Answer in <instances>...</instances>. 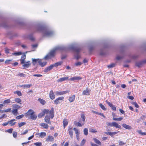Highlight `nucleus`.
Returning a JSON list of instances; mask_svg holds the SVG:
<instances>
[{
  "label": "nucleus",
  "mask_w": 146,
  "mask_h": 146,
  "mask_svg": "<svg viewBox=\"0 0 146 146\" xmlns=\"http://www.w3.org/2000/svg\"><path fill=\"white\" fill-rule=\"evenodd\" d=\"M37 30V31H42L44 35L46 36H51L54 34V33L52 31L45 29L42 26L38 27Z\"/></svg>",
  "instance_id": "1"
},
{
  "label": "nucleus",
  "mask_w": 146,
  "mask_h": 146,
  "mask_svg": "<svg viewBox=\"0 0 146 146\" xmlns=\"http://www.w3.org/2000/svg\"><path fill=\"white\" fill-rule=\"evenodd\" d=\"M65 47L63 46L56 47L51 50L48 54L45 56V58L46 59L50 58L54 56L57 50H65Z\"/></svg>",
  "instance_id": "2"
},
{
  "label": "nucleus",
  "mask_w": 146,
  "mask_h": 146,
  "mask_svg": "<svg viewBox=\"0 0 146 146\" xmlns=\"http://www.w3.org/2000/svg\"><path fill=\"white\" fill-rule=\"evenodd\" d=\"M33 64L35 65L36 63H38L41 67L45 66L47 64L46 61H44L43 59H39L32 58Z\"/></svg>",
  "instance_id": "3"
},
{
  "label": "nucleus",
  "mask_w": 146,
  "mask_h": 146,
  "mask_svg": "<svg viewBox=\"0 0 146 146\" xmlns=\"http://www.w3.org/2000/svg\"><path fill=\"white\" fill-rule=\"evenodd\" d=\"M69 48L70 49L73 50L77 52V54L75 56V57L76 59H78L80 58V56L78 53L81 50L80 48L78 47H75L73 45H72L70 46Z\"/></svg>",
  "instance_id": "4"
},
{
  "label": "nucleus",
  "mask_w": 146,
  "mask_h": 146,
  "mask_svg": "<svg viewBox=\"0 0 146 146\" xmlns=\"http://www.w3.org/2000/svg\"><path fill=\"white\" fill-rule=\"evenodd\" d=\"M106 124L109 127H114L117 128L121 129V127L120 125H119L117 123L115 122H113L112 123L107 122Z\"/></svg>",
  "instance_id": "5"
},
{
  "label": "nucleus",
  "mask_w": 146,
  "mask_h": 146,
  "mask_svg": "<svg viewBox=\"0 0 146 146\" xmlns=\"http://www.w3.org/2000/svg\"><path fill=\"white\" fill-rule=\"evenodd\" d=\"M64 98L63 97H60L57 98L54 101V103L57 104L61 102Z\"/></svg>",
  "instance_id": "6"
},
{
  "label": "nucleus",
  "mask_w": 146,
  "mask_h": 146,
  "mask_svg": "<svg viewBox=\"0 0 146 146\" xmlns=\"http://www.w3.org/2000/svg\"><path fill=\"white\" fill-rule=\"evenodd\" d=\"M69 92V91L66 90L62 92H58L56 91L55 92V93L56 95L57 96L62 95L64 94L68 93Z\"/></svg>",
  "instance_id": "7"
},
{
  "label": "nucleus",
  "mask_w": 146,
  "mask_h": 146,
  "mask_svg": "<svg viewBox=\"0 0 146 146\" xmlns=\"http://www.w3.org/2000/svg\"><path fill=\"white\" fill-rule=\"evenodd\" d=\"M72 127V126H69L68 127V131L69 134L70 135V137L72 138H73V133Z\"/></svg>",
  "instance_id": "8"
},
{
  "label": "nucleus",
  "mask_w": 146,
  "mask_h": 146,
  "mask_svg": "<svg viewBox=\"0 0 146 146\" xmlns=\"http://www.w3.org/2000/svg\"><path fill=\"white\" fill-rule=\"evenodd\" d=\"M54 140V138L53 136L49 135L46 138V141L47 142H52Z\"/></svg>",
  "instance_id": "9"
},
{
  "label": "nucleus",
  "mask_w": 146,
  "mask_h": 146,
  "mask_svg": "<svg viewBox=\"0 0 146 146\" xmlns=\"http://www.w3.org/2000/svg\"><path fill=\"white\" fill-rule=\"evenodd\" d=\"M53 68V65L52 64L50 66L46 67L44 70L43 72H48L51 70Z\"/></svg>",
  "instance_id": "10"
},
{
  "label": "nucleus",
  "mask_w": 146,
  "mask_h": 146,
  "mask_svg": "<svg viewBox=\"0 0 146 146\" xmlns=\"http://www.w3.org/2000/svg\"><path fill=\"white\" fill-rule=\"evenodd\" d=\"M45 122L47 123H48L50 125L51 124V121H50V117L48 115H47L45 116L44 118Z\"/></svg>",
  "instance_id": "11"
},
{
  "label": "nucleus",
  "mask_w": 146,
  "mask_h": 146,
  "mask_svg": "<svg viewBox=\"0 0 146 146\" xmlns=\"http://www.w3.org/2000/svg\"><path fill=\"white\" fill-rule=\"evenodd\" d=\"M49 96L51 100H53L55 98V95L54 94L53 91L51 90L49 94Z\"/></svg>",
  "instance_id": "12"
},
{
  "label": "nucleus",
  "mask_w": 146,
  "mask_h": 146,
  "mask_svg": "<svg viewBox=\"0 0 146 146\" xmlns=\"http://www.w3.org/2000/svg\"><path fill=\"white\" fill-rule=\"evenodd\" d=\"M54 108H52L49 111L50 115L49 117H50L51 119L53 118L54 117Z\"/></svg>",
  "instance_id": "13"
},
{
  "label": "nucleus",
  "mask_w": 146,
  "mask_h": 146,
  "mask_svg": "<svg viewBox=\"0 0 146 146\" xmlns=\"http://www.w3.org/2000/svg\"><path fill=\"white\" fill-rule=\"evenodd\" d=\"M34 113H35V112L33 110L30 109L28 110L27 113H25V115L26 116L31 115Z\"/></svg>",
  "instance_id": "14"
},
{
  "label": "nucleus",
  "mask_w": 146,
  "mask_h": 146,
  "mask_svg": "<svg viewBox=\"0 0 146 146\" xmlns=\"http://www.w3.org/2000/svg\"><path fill=\"white\" fill-rule=\"evenodd\" d=\"M119 131H118L117 132H105V133L107 135H109L111 136H113V135L117 133Z\"/></svg>",
  "instance_id": "15"
},
{
  "label": "nucleus",
  "mask_w": 146,
  "mask_h": 146,
  "mask_svg": "<svg viewBox=\"0 0 146 146\" xmlns=\"http://www.w3.org/2000/svg\"><path fill=\"white\" fill-rule=\"evenodd\" d=\"M122 126L124 128L130 130L132 128L131 127V126L128 125H127L125 123H123L122 124Z\"/></svg>",
  "instance_id": "16"
},
{
  "label": "nucleus",
  "mask_w": 146,
  "mask_h": 146,
  "mask_svg": "<svg viewBox=\"0 0 146 146\" xmlns=\"http://www.w3.org/2000/svg\"><path fill=\"white\" fill-rule=\"evenodd\" d=\"M37 135L39 137H40L41 138H44L46 136V133L44 132H42L40 133H38Z\"/></svg>",
  "instance_id": "17"
},
{
  "label": "nucleus",
  "mask_w": 146,
  "mask_h": 146,
  "mask_svg": "<svg viewBox=\"0 0 146 146\" xmlns=\"http://www.w3.org/2000/svg\"><path fill=\"white\" fill-rule=\"evenodd\" d=\"M25 64L23 65V68L25 69L28 68L31 65L30 62L28 61L26 62H25Z\"/></svg>",
  "instance_id": "18"
},
{
  "label": "nucleus",
  "mask_w": 146,
  "mask_h": 146,
  "mask_svg": "<svg viewBox=\"0 0 146 146\" xmlns=\"http://www.w3.org/2000/svg\"><path fill=\"white\" fill-rule=\"evenodd\" d=\"M26 58V55L24 54L22 55L21 57V64H25V60Z\"/></svg>",
  "instance_id": "19"
},
{
  "label": "nucleus",
  "mask_w": 146,
  "mask_h": 146,
  "mask_svg": "<svg viewBox=\"0 0 146 146\" xmlns=\"http://www.w3.org/2000/svg\"><path fill=\"white\" fill-rule=\"evenodd\" d=\"M68 77H66L63 78H61L59 79H58L57 80V82H62L63 81L66 80L68 79Z\"/></svg>",
  "instance_id": "20"
},
{
  "label": "nucleus",
  "mask_w": 146,
  "mask_h": 146,
  "mask_svg": "<svg viewBox=\"0 0 146 146\" xmlns=\"http://www.w3.org/2000/svg\"><path fill=\"white\" fill-rule=\"evenodd\" d=\"M40 125L44 129H48V125L47 124L45 123H41L40 124Z\"/></svg>",
  "instance_id": "21"
},
{
  "label": "nucleus",
  "mask_w": 146,
  "mask_h": 146,
  "mask_svg": "<svg viewBox=\"0 0 146 146\" xmlns=\"http://www.w3.org/2000/svg\"><path fill=\"white\" fill-rule=\"evenodd\" d=\"M82 79V78L79 76H76L70 78V80L71 81H74L75 80H79Z\"/></svg>",
  "instance_id": "22"
},
{
  "label": "nucleus",
  "mask_w": 146,
  "mask_h": 146,
  "mask_svg": "<svg viewBox=\"0 0 146 146\" xmlns=\"http://www.w3.org/2000/svg\"><path fill=\"white\" fill-rule=\"evenodd\" d=\"M15 120V119H12L8 121L9 124L11 126H13L15 125L16 122H14Z\"/></svg>",
  "instance_id": "23"
},
{
  "label": "nucleus",
  "mask_w": 146,
  "mask_h": 146,
  "mask_svg": "<svg viewBox=\"0 0 146 146\" xmlns=\"http://www.w3.org/2000/svg\"><path fill=\"white\" fill-rule=\"evenodd\" d=\"M68 120L66 119H64L63 121V124L64 128H65L66 126L68 124Z\"/></svg>",
  "instance_id": "24"
},
{
  "label": "nucleus",
  "mask_w": 146,
  "mask_h": 146,
  "mask_svg": "<svg viewBox=\"0 0 146 146\" xmlns=\"http://www.w3.org/2000/svg\"><path fill=\"white\" fill-rule=\"evenodd\" d=\"M75 98V95H74L72 96L69 97L68 100L70 102H72L74 101Z\"/></svg>",
  "instance_id": "25"
},
{
  "label": "nucleus",
  "mask_w": 146,
  "mask_h": 146,
  "mask_svg": "<svg viewBox=\"0 0 146 146\" xmlns=\"http://www.w3.org/2000/svg\"><path fill=\"white\" fill-rule=\"evenodd\" d=\"M30 117L31 119L34 120H35L36 119L37 117L36 115L35 114V113H34L32 114V115H30Z\"/></svg>",
  "instance_id": "26"
},
{
  "label": "nucleus",
  "mask_w": 146,
  "mask_h": 146,
  "mask_svg": "<svg viewBox=\"0 0 146 146\" xmlns=\"http://www.w3.org/2000/svg\"><path fill=\"white\" fill-rule=\"evenodd\" d=\"M62 63V62L60 61L57 63H56L54 64H52L53 65V66L54 67H57L58 66L60 65Z\"/></svg>",
  "instance_id": "27"
},
{
  "label": "nucleus",
  "mask_w": 146,
  "mask_h": 146,
  "mask_svg": "<svg viewBox=\"0 0 146 146\" xmlns=\"http://www.w3.org/2000/svg\"><path fill=\"white\" fill-rule=\"evenodd\" d=\"M15 102L17 103H19L21 104H22V100L21 99H20L19 98H15Z\"/></svg>",
  "instance_id": "28"
},
{
  "label": "nucleus",
  "mask_w": 146,
  "mask_h": 146,
  "mask_svg": "<svg viewBox=\"0 0 146 146\" xmlns=\"http://www.w3.org/2000/svg\"><path fill=\"white\" fill-rule=\"evenodd\" d=\"M93 139L94 140V142L97 144H98L99 145H101V143L100 141L98 139H97L96 138H94Z\"/></svg>",
  "instance_id": "29"
},
{
  "label": "nucleus",
  "mask_w": 146,
  "mask_h": 146,
  "mask_svg": "<svg viewBox=\"0 0 146 146\" xmlns=\"http://www.w3.org/2000/svg\"><path fill=\"white\" fill-rule=\"evenodd\" d=\"M14 93L15 94H17L19 96H21L22 95V93H21V91H17L14 92Z\"/></svg>",
  "instance_id": "30"
},
{
  "label": "nucleus",
  "mask_w": 146,
  "mask_h": 146,
  "mask_svg": "<svg viewBox=\"0 0 146 146\" xmlns=\"http://www.w3.org/2000/svg\"><path fill=\"white\" fill-rule=\"evenodd\" d=\"M17 111L18 110L17 109H13L12 110V113L15 115H17Z\"/></svg>",
  "instance_id": "31"
},
{
  "label": "nucleus",
  "mask_w": 146,
  "mask_h": 146,
  "mask_svg": "<svg viewBox=\"0 0 146 146\" xmlns=\"http://www.w3.org/2000/svg\"><path fill=\"white\" fill-rule=\"evenodd\" d=\"M11 100L9 99H8L7 100H4L3 102L4 104H8L10 103Z\"/></svg>",
  "instance_id": "32"
},
{
  "label": "nucleus",
  "mask_w": 146,
  "mask_h": 146,
  "mask_svg": "<svg viewBox=\"0 0 146 146\" xmlns=\"http://www.w3.org/2000/svg\"><path fill=\"white\" fill-rule=\"evenodd\" d=\"M74 124L76 125H77L79 127H81L82 126V125L79 122H77L76 121H74Z\"/></svg>",
  "instance_id": "33"
},
{
  "label": "nucleus",
  "mask_w": 146,
  "mask_h": 146,
  "mask_svg": "<svg viewBox=\"0 0 146 146\" xmlns=\"http://www.w3.org/2000/svg\"><path fill=\"white\" fill-rule=\"evenodd\" d=\"M86 140L85 139H83L81 141L80 143V146H84V145L86 143Z\"/></svg>",
  "instance_id": "34"
},
{
  "label": "nucleus",
  "mask_w": 146,
  "mask_h": 146,
  "mask_svg": "<svg viewBox=\"0 0 146 146\" xmlns=\"http://www.w3.org/2000/svg\"><path fill=\"white\" fill-rule=\"evenodd\" d=\"M12 106L13 108H15V109H17L19 108L20 107V106H19V105L16 104H14L12 105Z\"/></svg>",
  "instance_id": "35"
},
{
  "label": "nucleus",
  "mask_w": 146,
  "mask_h": 146,
  "mask_svg": "<svg viewBox=\"0 0 146 146\" xmlns=\"http://www.w3.org/2000/svg\"><path fill=\"white\" fill-rule=\"evenodd\" d=\"M113 120L115 121H121L123 119V118L122 117H120L117 118H115L113 117Z\"/></svg>",
  "instance_id": "36"
},
{
  "label": "nucleus",
  "mask_w": 146,
  "mask_h": 146,
  "mask_svg": "<svg viewBox=\"0 0 146 146\" xmlns=\"http://www.w3.org/2000/svg\"><path fill=\"white\" fill-rule=\"evenodd\" d=\"M88 129L87 128H85L84 130V133L86 135H87L88 134Z\"/></svg>",
  "instance_id": "37"
},
{
  "label": "nucleus",
  "mask_w": 146,
  "mask_h": 146,
  "mask_svg": "<svg viewBox=\"0 0 146 146\" xmlns=\"http://www.w3.org/2000/svg\"><path fill=\"white\" fill-rule=\"evenodd\" d=\"M32 86L31 84H25L24 86V88H28L31 87Z\"/></svg>",
  "instance_id": "38"
},
{
  "label": "nucleus",
  "mask_w": 146,
  "mask_h": 146,
  "mask_svg": "<svg viewBox=\"0 0 146 146\" xmlns=\"http://www.w3.org/2000/svg\"><path fill=\"white\" fill-rule=\"evenodd\" d=\"M38 100L42 104L44 105L45 103V101L43 99H38Z\"/></svg>",
  "instance_id": "39"
},
{
  "label": "nucleus",
  "mask_w": 146,
  "mask_h": 146,
  "mask_svg": "<svg viewBox=\"0 0 146 146\" xmlns=\"http://www.w3.org/2000/svg\"><path fill=\"white\" fill-rule=\"evenodd\" d=\"M82 94L83 95H88L89 94L88 91L87 90H84L83 91Z\"/></svg>",
  "instance_id": "40"
},
{
  "label": "nucleus",
  "mask_w": 146,
  "mask_h": 146,
  "mask_svg": "<svg viewBox=\"0 0 146 146\" xmlns=\"http://www.w3.org/2000/svg\"><path fill=\"white\" fill-rule=\"evenodd\" d=\"M44 113L43 112H42L40 113L38 115V116L39 118H41L42 117V116H44Z\"/></svg>",
  "instance_id": "41"
},
{
  "label": "nucleus",
  "mask_w": 146,
  "mask_h": 146,
  "mask_svg": "<svg viewBox=\"0 0 146 146\" xmlns=\"http://www.w3.org/2000/svg\"><path fill=\"white\" fill-rule=\"evenodd\" d=\"M13 55H15L16 56H18L21 55L22 54V53L21 52H14L12 53Z\"/></svg>",
  "instance_id": "42"
},
{
  "label": "nucleus",
  "mask_w": 146,
  "mask_h": 146,
  "mask_svg": "<svg viewBox=\"0 0 146 146\" xmlns=\"http://www.w3.org/2000/svg\"><path fill=\"white\" fill-rule=\"evenodd\" d=\"M11 108H8L7 109H6V110H3L1 111V112L2 113H3L4 112H9L11 111Z\"/></svg>",
  "instance_id": "43"
},
{
  "label": "nucleus",
  "mask_w": 146,
  "mask_h": 146,
  "mask_svg": "<svg viewBox=\"0 0 146 146\" xmlns=\"http://www.w3.org/2000/svg\"><path fill=\"white\" fill-rule=\"evenodd\" d=\"M99 106L103 110H106V108L102 104H99Z\"/></svg>",
  "instance_id": "44"
},
{
  "label": "nucleus",
  "mask_w": 146,
  "mask_h": 146,
  "mask_svg": "<svg viewBox=\"0 0 146 146\" xmlns=\"http://www.w3.org/2000/svg\"><path fill=\"white\" fill-rule=\"evenodd\" d=\"M142 63L141 62H137L136 64V65L138 67H140L142 65Z\"/></svg>",
  "instance_id": "45"
},
{
  "label": "nucleus",
  "mask_w": 146,
  "mask_h": 146,
  "mask_svg": "<svg viewBox=\"0 0 146 146\" xmlns=\"http://www.w3.org/2000/svg\"><path fill=\"white\" fill-rule=\"evenodd\" d=\"M25 124H26V123L25 122H22L19 123L18 124L19 126V127H21V126H23V125H25Z\"/></svg>",
  "instance_id": "46"
},
{
  "label": "nucleus",
  "mask_w": 146,
  "mask_h": 146,
  "mask_svg": "<svg viewBox=\"0 0 146 146\" xmlns=\"http://www.w3.org/2000/svg\"><path fill=\"white\" fill-rule=\"evenodd\" d=\"M24 115L23 114H22L20 115L17 116L16 117V118L17 119H19L21 118H23L24 117Z\"/></svg>",
  "instance_id": "47"
},
{
  "label": "nucleus",
  "mask_w": 146,
  "mask_h": 146,
  "mask_svg": "<svg viewBox=\"0 0 146 146\" xmlns=\"http://www.w3.org/2000/svg\"><path fill=\"white\" fill-rule=\"evenodd\" d=\"M17 133L16 132L14 131L13 133V137L15 138H16L17 137Z\"/></svg>",
  "instance_id": "48"
},
{
  "label": "nucleus",
  "mask_w": 146,
  "mask_h": 146,
  "mask_svg": "<svg viewBox=\"0 0 146 146\" xmlns=\"http://www.w3.org/2000/svg\"><path fill=\"white\" fill-rule=\"evenodd\" d=\"M73 130L75 131V133L76 135L77 134L79 135V133L78 132V130L77 129H76L75 128H74L73 129Z\"/></svg>",
  "instance_id": "49"
},
{
  "label": "nucleus",
  "mask_w": 146,
  "mask_h": 146,
  "mask_svg": "<svg viewBox=\"0 0 146 146\" xmlns=\"http://www.w3.org/2000/svg\"><path fill=\"white\" fill-rule=\"evenodd\" d=\"M18 76L21 77H25L26 76L25 75L22 73H20L18 74Z\"/></svg>",
  "instance_id": "50"
},
{
  "label": "nucleus",
  "mask_w": 146,
  "mask_h": 146,
  "mask_svg": "<svg viewBox=\"0 0 146 146\" xmlns=\"http://www.w3.org/2000/svg\"><path fill=\"white\" fill-rule=\"evenodd\" d=\"M115 66V64H112L108 66V67L109 68H111L114 67Z\"/></svg>",
  "instance_id": "51"
},
{
  "label": "nucleus",
  "mask_w": 146,
  "mask_h": 146,
  "mask_svg": "<svg viewBox=\"0 0 146 146\" xmlns=\"http://www.w3.org/2000/svg\"><path fill=\"white\" fill-rule=\"evenodd\" d=\"M132 104L134 105L135 107H136L137 108H139V106L138 105V104L135 102H132Z\"/></svg>",
  "instance_id": "52"
},
{
  "label": "nucleus",
  "mask_w": 146,
  "mask_h": 146,
  "mask_svg": "<svg viewBox=\"0 0 146 146\" xmlns=\"http://www.w3.org/2000/svg\"><path fill=\"white\" fill-rule=\"evenodd\" d=\"M90 131L92 133L97 132V130L96 129H90Z\"/></svg>",
  "instance_id": "53"
},
{
  "label": "nucleus",
  "mask_w": 146,
  "mask_h": 146,
  "mask_svg": "<svg viewBox=\"0 0 146 146\" xmlns=\"http://www.w3.org/2000/svg\"><path fill=\"white\" fill-rule=\"evenodd\" d=\"M138 133L141 134L142 135H146V134L145 132H141V130H139L138 131Z\"/></svg>",
  "instance_id": "54"
},
{
  "label": "nucleus",
  "mask_w": 146,
  "mask_h": 146,
  "mask_svg": "<svg viewBox=\"0 0 146 146\" xmlns=\"http://www.w3.org/2000/svg\"><path fill=\"white\" fill-rule=\"evenodd\" d=\"M106 102L108 104L109 106L111 107L113 105V104L112 103L109 102H108L107 101H106Z\"/></svg>",
  "instance_id": "55"
},
{
  "label": "nucleus",
  "mask_w": 146,
  "mask_h": 146,
  "mask_svg": "<svg viewBox=\"0 0 146 146\" xmlns=\"http://www.w3.org/2000/svg\"><path fill=\"white\" fill-rule=\"evenodd\" d=\"M34 144L36 146H41L42 143L40 142H36Z\"/></svg>",
  "instance_id": "56"
},
{
  "label": "nucleus",
  "mask_w": 146,
  "mask_h": 146,
  "mask_svg": "<svg viewBox=\"0 0 146 146\" xmlns=\"http://www.w3.org/2000/svg\"><path fill=\"white\" fill-rule=\"evenodd\" d=\"M119 145H123L125 144V143H124V142L120 141L119 142Z\"/></svg>",
  "instance_id": "57"
},
{
  "label": "nucleus",
  "mask_w": 146,
  "mask_h": 146,
  "mask_svg": "<svg viewBox=\"0 0 146 146\" xmlns=\"http://www.w3.org/2000/svg\"><path fill=\"white\" fill-rule=\"evenodd\" d=\"M28 130H26L25 131L23 132H21V135H25L28 133Z\"/></svg>",
  "instance_id": "58"
},
{
  "label": "nucleus",
  "mask_w": 146,
  "mask_h": 146,
  "mask_svg": "<svg viewBox=\"0 0 146 146\" xmlns=\"http://www.w3.org/2000/svg\"><path fill=\"white\" fill-rule=\"evenodd\" d=\"M81 117L83 121H85L86 117L84 115L82 114L81 115Z\"/></svg>",
  "instance_id": "59"
},
{
  "label": "nucleus",
  "mask_w": 146,
  "mask_h": 146,
  "mask_svg": "<svg viewBox=\"0 0 146 146\" xmlns=\"http://www.w3.org/2000/svg\"><path fill=\"white\" fill-rule=\"evenodd\" d=\"M49 111H49V110H44L43 112L44 113V114L45 113L47 114L48 113H49Z\"/></svg>",
  "instance_id": "60"
},
{
  "label": "nucleus",
  "mask_w": 146,
  "mask_h": 146,
  "mask_svg": "<svg viewBox=\"0 0 146 146\" xmlns=\"http://www.w3.org/2000/svg\"><path fill=\"white\" fill-rule=\"evenodd\" d=\"M9 49L7 48H6L5 49V52L7 54H8L9 53Z\"/></svg>",
  "instance_id": "61"
},
{
  "label": "nucleus",
  "mask_w": 146,
  "mask_h": 146,
  "mask_svg": "<svg viewBox=\"0 0 146 146\" xmlns=\"http://www.w3.org/2000/svg\"><path fill=\"white\" fill-rule=\"evenodd\" d=\"M37 46H38V44H33L32 45V48H36L37 47Z\"/></svg>",
  "instance_id": "62"
},
{
  "label": "nucleus",
  "mask_w": 146,
  "mask_h": 146,
  "mask_svg": "<svg viewBox=\"0 0 146 146\" xmlns=\"http://www.w3.org/2000/svg\"><path fill=\"white\" fill-rule=\"evenodd\" d=\"M13 129L12 128L10 129L7 130V132L10 133H11L13 132Z\"/></svg>",
  "instance_id": "63"
},
{
  "label": "nucleus",
  "mask_w": 146,
  "mask_h": 146,
  "mask_svg": "<svg viewBox=\"0 0 146 146\" xmlns=\"http://www.w3.org/2000/svg\"><path fill=\"white\" fill-rule=\"evenodd\" d=\"M34 76H36L37 77H41L42 76V75L40 74H34L33 75Z\"/></svg>",
  "instance_id": "64"
}]
</instances>
